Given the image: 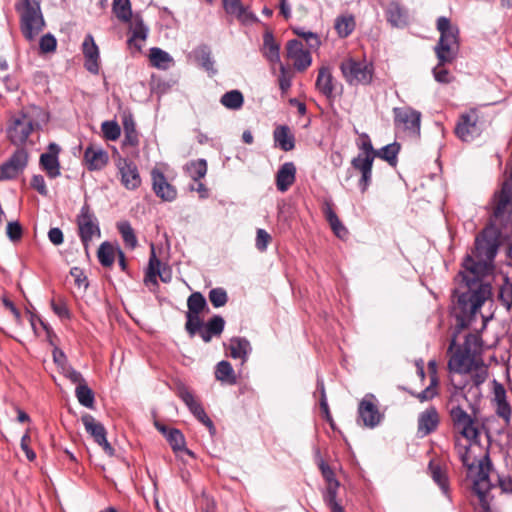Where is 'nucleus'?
Returning a JSON list of instances; mask_svg holds the SVG:
<instances>
[{
    "instance_id": "obj_26",
    "label": "nucleus",
    "mask_w": 512,
    "mask_h": 512,
    "mask_svg": "<svg viewBox=\"0 0 512 512\" xmlns=\"http://www.w3.org/2000/svg\"><path fill=\"white\" fill-rule=\"evenodd\" d=\"M296 167L293 162H286L280 166L276 174V187L280 192H286L295 182Z\"/></svg>"
},
{
    "instance_id": "obj_40",
    "label": "nucleus",
    "mask_w": 512,
    "mask_h": 512,
    "mask_svg": "<svg viewBox=\"0 0 512 512\" xmlns=\"http://www.w3.org/2000/svg\"><path fill=\"white\" fill-rule=\"evenodd\" d=\"M149 58L151 65L158 69L166 70L173 63L172 57L166 51L157 47L150 49Z\"/></svg>"
},
{
    "instance_id": "obj_33",
    "label": "nucleus",
    "mask_w": 512,
    "mask_h": 512,
    "mask_svg": "<svg viewBox=\"0 0 512 512\" xmlns=\"http://www.w3.org/2000/svg\"><path fill=\"white\" fill-rule=\"evenodd\" d=\"M472 440L465 439L463 442L460 437L455 438V450L456 453L462 462L463 466H465L468 470H472L475 464V459L471 455L470 445Z\"/></svg>"
},
{
    "instance_id": "obj_59",
    "label": "nucleus",
    "mask_w": 512,
    "mask_h": 512,
    "mask_svg": "<svg viewBox=\"0 0 512 512\" xmlns=\"http://www.w3.org/2000/svg\"><path fill=\"white\" fill-rule=\"evenodd\" d=\"M338 487L339 482L336 479H329V483L324 494V501L327 506L338 503L336 501Z\"/></svg>"
},
{
    "instance_id": "obj_55",
    "label": "nucleus",
    "mask_w": 512,
    "mask_h": 512,
    "mask_svg": "<svg viewBox=\"0 0 512 512\" xmlns=\"http://www.w3.org/2000/svg\"><path fill=\"white\" fill-rule=\"evenodd\" d=\"M437 385H438V378L436 376H432L430 378V384L428 387H426L423 391L417 394H413L420 402H426L429 400H432L434 397L437 396Z\"/></svg>"
},
{
    "instance_id": "obj_35",
    "label": "nucleus",
    "mask_w": 512,
    "mask_h": 512,
    "mask_svg": "<svg viewBox=\"0 0 512 512\" xmlns=\"http://www.w3.org/2000/svg\"><path fill=\"white\" fill-rule=\"evenodd\" d=\"M324 215L326 220L328 221L331 229L333 230L334 234L338 238H345L348 235V230L345 228V226L342 224L340 219L338 218L337 214L332 208L331 203L326 202L324 209H323Z\"/></svg>"
},
{
    "instance_id": "obj_10",
    "label": "nucleus",
    "mask_w": 512,
    "mask_h": 512,
    "mask_svg": "<svg viewBox=\"0 0 512 512\" xmlns=\"http://www.w3.org/2000/svg\"><path fill=\"white\" fill-rule=\"evenodd\" d=\"M483 130V123L477 110L472 109L459 117L455 127L456 135L465 142H470L480 136Z\"/></svg>"
},
{
    "instance_id": "obj_53",
    "label": "nucleus",
    "mask_w": 512,
    "mask_h": 512,
    "mask_svg": "<svg viewBox=\"0 0 512 512\" xmlns=\"http://www.w3.org/2000/svg\"><path fill=\"white\" fill-rule=\"evenodd\" d=\"M452 62L453 61L438 60L437 65L433 69V76L437 82L442 84H448L454 80V76H452L449 70L445 68V64Z\"/></svg>"
},
{
    "instance_id": "obj_44",
    "label": "nucleus",
    "mask_w": 512,
    "mask_h": 512,
    "mask_svg": "<svg viewBox=\"0 0 512 512\" xmlns=\"http://www.w3.org/2000/svg\"><path fill=\"white\" fill-rule=\"evenodd\" d=\"M75 396L82 406L86 408L94 407V393L92 389L87 385L86 381H83L82 383L76 386Z\"/></svg>"
},
{
    "instance_id": "obj_11",
    "label": "nucleus",
    "mask_w": 512,
    "mask_h": 512,
    "mask_svg": "<svg viewBox=\"0 0 512 512\" xmlns=\"http://www.w3.org/2000/svg\"><path fill=\"white\" fill-rule=\"evenodd\" d=\"M117 177L121 185L130 191H134L141 186L142 179L137 165L130 159L118 156L115 158Z\"/></svg>"
},
{
    "instance_id": "obj_52",
    "label": "nucleus",
    "mask_w": 512,
    "mask_h": 512,
    "mask_svg": "<svg viewBox=\"0 0 512 512\" xmlns=\"http://www.w3.org/2000/svg\"><path fill=\"white\" fill-rule=\"evenodd\" d=\"M188 312L200 314L207 306L206 299L200 292L192 293L187 300Z\"/></svg>"
},
{
    "instance_id": "obj_14",
    "label": "nucleus",
    "mask_w": 512,
    "mask_h": 512,
    "mask_svg": "<svg viewBox=\"0 0 512 512\" xmlns=\"http://www.w3.org/2000/svg\"><path fill=\"white\" fill-rule=\"evenodd\" d=\"M358 417L363 425L368 428H374L380 424L383 415L379 411L377 400L373 394L365 395L360 401Z\"/></svg>"
},
{
    "instance_id": "obj_48",
    "label": "nucleus",
    "mask_w": 512,
    "mask_h": 512,
    "mask_svg": "<svg viewBox=\"0 0 512 512\" xmlns=\"http://www.w3.org/2000/svg\"><path fill=\"white\" fill-rule=\"evenodd\" d=\"M117 229L122 236V239L127 247L134 249L137 246V238L128 221H121L117 223Z\"/></svg>"
},
{
    "instance_id": "obj_19",
    "label": "nucleus",
    "mask_w": 512,
    "mask_h": 512,
    "mask_svg": "<svg viewBox=\"0 0 512 512\" xmlns=\"http://www.w3.org/2000/svg\"><path fill=\"white\" fill-rule=\"evenodd\" d=\"M464 382L457 381L454 376L451 377V383L455 389V392L453 393V397H455L458 392H462L467 386H470L469 391L473 388L478 393L479 386L483 384L487 378V369L483 365L482 360L479 362V365L472 370L470 374H467L466 376H463Z\"/></svg>"
},
{
    "instance_id": "obj_54",
    "label": "nucleus",
    "mask_w": 512,
    "mask_h": 512,
    "mask_svg": "<svg viewBox=\"0 0 512 512\" xmlns=\"http://www.w3.org/2000/svg\"><path fill=\"white\" fill-rule=\"evenodd\" d=\"M186 324L185 329L188 334L193 337L196 333L200 335V331L203 329L204 323L200 318V314L186 313Z\"/></svg>"
},
{
    "instance_id": "obj_47",
    "label": "nucleus",
    "mask_w": 512,
    "mask_h": 512,
    "mask_svg": "<svg viewBox=\"0 0 512 512\" xmlns=\"http://www.w3.org/2000/svg\"><path fill=\"white\" fill-rule=\"evenodd\" d=\"M198 63L208 72L214 74V60L211 57V51L207 46H201L194 51Z\"/></svg>"
},
{
    "instance_id": "obj_37",
    "label": "nucleus",
    "mask_w": 512,
    "mask_h": 512,
    "mask_svg": "<svg viewBox=\"0 0 512 512\" xmlns=\"http://www.w3.org/2000/svg\"><path fill=\"white\" fill-rule=\"evenodd\" d=\"M215 378L227 385H235L237 383V377L232 365L225 360L220 361L216 365Z\"/></svg>"
},
{
    "instance_id": "obj_62",
    "label": "nucleus",
    "mask_w": 512,
    "mask_h": 512,
    "mask_svg": "<svg viewBox=\"0 0 512 512\" xmlns=\"http://www.w3.org/2000/svg\"><path fill=\"white\" fill-rule=\"evenodd\" d=\"M271 235L264 229H257L255 246L260 252L267 250L269 243L271 242Z\"/></svg>"
},
{
    "instance_id": "obj_46",
    "label": "nucleus",
    "mask_w": 512,
    "mask_h": 512,
    "mask_svg": "<svg viewBox=\"0 0 512 512\" xmlns=\"http://www.w3.org/2000/svg\"><path fill=\"white\" fill-rule=\"evenodd\" d=\"M486 457H489L487 454L484 455L479 461H478V465H477V473L476 475L474 476L473 478V481L475 480V478L477 477L478 473H479V465L481 463L482 460H484V458ZM490 459V458H488ZM489 462H491V460H489ZM490 465L492 466V463H490ZM492 467L489 471V477H491V472H492ZM489 480H491V478H489ZM492 483V485L495 486V488L492 490V494L495 496L494 494V491L497 490V488L499 487L501 492L502 493H506V494H512V478L511 477H508V476H504V477H498V480H497V484L493 483L492 481H490ZM474 485V482L472 483V486Z\"/></svg>"
},
{
    "instance_id": "obj_21",
    "label": "nucleus",
    "mask_w": 512,
    "mask_h": 512,
    "mask_svg": "<svg viewBox=\"0 0 512 512\" xmlns=\"http://www.w3.org/2000/svg\"><path fill=\"white\" fill-rule=\"evenodd\" d=\"M440 423V416L434 406H430L418 416L417 420V436L424 438L435 432Z\"/></svg>"
},
{
    "instance_id": "obj_4",
    "label": "nucleus",
    "mask_w": 512,
    "mask_h": 512,
    "mask_svg": "<svg viewBox=\"0 0 512 512\" xmlns=\"http://www.w3.org/2000/svg\"><path fill=\"white\" fill-rule=\"evenodd\" d=\"M436 28L440 33L434 48L438 60L454 61L459 51V28L445 16L437 19Z\"/></svg>"
},
{
    "instance_id": "obj_16",
    "label": "nucleus",
    "mask_w": 512,
    "mask_h": 512,
    "mask_svg": "<svg viewBox=\"0 0 512 512\" xmlns=\"http://www.w3.org/2000/svg\"><path fill=\"white\" fill-rule=\"evenodd\" d=\"M177 396L186 404L189 411L201 423L210 429L213 428V422L206 414L203 406L185 385H179L177 387Z\"/></svg>"
},
{
    "instance_id": "obj_49",
    "label": "nucleus",
    "mask_w": 512,
    "mask_h": 512,
    "mask_svg": "<svg viewBox=\"0 0 512 512\" xmlns=\"http://www.w3.org/2000/svg\"><path fill=\"white\" fill-rule=\"evenodd\" d=\"M166 439L174 452L186 451L188 454H191V452L185 448V438L180 430L174 428L170 429Z\"/></svg>"
},
{
    "instance_id": "obj_32",
    "label": "nucleus",
    "mask_w": 512,
    "mask_h": 512,
    "mask_svg": "<svg viewBox=\"0 0 512 512\" xmlns=\"http://www.w3.org/2000/svg\"><path fill=\"white\" fill-rule=\"evenodd\" d=\"M275 144L283 151H291L295 147V138L286 125L277 126L273 132Z\"/></svg>"
},
{
    "instance_id": "obj_50",
    "label": "nucleus",
    "mask_w": 512,
    "mask_h": 512,
    "mask_svg": "<svg viewBox=\"0 0 512 512\" xmlns=\"http://www.w3.org/2000/svg\"><path fill=\"white\" fill-rule=\"evenodd\" d=\"M97 256L101 265L110 267L115 260L114 247L109 242L102 243L98 249Z\"/></svg>"
},
{
    "instance_id": "obj_64",
    "label": "nucleus",
    "mask_w": 512,
    "mask_h": 512,
    "mask_svg": "<svg viewBox=\"0 0 512 512\" xmlns=\"http://www.w3.org/2000/svg\"><path fill=\"white\" fill-rule=\"evenodd\" d=\"M61 372L67 379H69L72 383H74L76 385H79L80 383L85 381L82 374L80 372H78L77 370H75L70 365L64 366L63 369L61 370Z\"/></svg>"
},
{
    "instance_id": "obj_56",
    "label": "nucleus",
    "mask_w": 512,
    "mask_h": 512,
    "mask_svg": "<svg viewBox=\"0 0 512 512\" xmlns=\"http://www.w3.org/2000/svg\"><path fill=\"white\" fill-rule=\"evenodd\" d=\"M101 130L105 139L110 141L117 140L121 135V128L115 121H104L101 124Z\"/></svg>"
},
{
    "instance_id": "obj_29",
    "label": "nucleus",
    "mask_w": 512,
    "mask_h": 512,
    "mask_svg": "<svg viewBox=\"0 0 512 512\" xmlns=\"http://www.w3.org/2000/svg\"><path fill=\"white\" fill-rule=\"evenodd\" d=\"M428 471L434 482L440 487L441 491L449 495V481L446 470L442 467L440 461L432 459L428 465Z\"/></svg>"
},
{
    "instance_id": "obj_39",
    "label": "nucleus",
    "mask_w": 512,
    "mask_h": 512,
    "mask_svg": "<svg viewBox=\"0 0 512 512\" xmlns=\"http://www.w3.org/2000/svg\"><path fill=\"white\" fill-rule=\"evenodd\" d=\"M124 139L123 146L137 147L139 145V135L136 130L135 122L132 116H125L123 119Z\"/></svg>"
},
{
    "instance_id": "obj_36",
    "label": "nucleus",
    "mask_w": 512,
    "mask_h": 512,
    "mask_svg": "<svg viewBox=\"0 0 512 512\" xmlns=\"http://www.w3.org/2000/svg\"><path fill=\"white\" fill-rule=\"evenodd\" d=\"M494 401L496 414L502 418L506 424H509L511 418V407L506 400V392L502 387L495 390Z\"/></svg>"
},
{
    "instance_id": "obj_61",
    "label": "nucleus",
    "mask_w": 512,
    "mask_h": 512,
    "mask_svg": "<svg viewBox=\"0 0 512 512\" xmlns=\"http://www.w3.org/2000/svg\"><path fill=\"white\" fill-rule=\"evenodd\" d=\"M51 308L53 312L61 319H70L71 314L66 302L63 299L52 300Z\"/></svg>"
},
{
    "instance_id": "obj_20",
    "label": "nucleus",
    "mask_w": 512,
    "mask_h": 512,
    "mask_svg": "<svg viewBox=\"0 0 512 512\" xmlns=\"http://www.w3.org/2000/svg\"><path fill=\"white\" fill-rule=\"evenodd\" d=\"M286 50L287 57L293 61V65L298 71H304L311 65V54L309 51L304 50L301 41L297 39L288 41Z\"/></svg>"
},
{
    "instance_id": "obj_18",
    "label": "nucleus",
    "mask_w": 512,
    "mask_h": 512,
    "mask_svg": "<svg viewBox=\"0 0 512 512\" xmlns=\"http://www.w3.org/2000/svg\"><path fill=\"white\" fill-rule=\"evenodd\" d=\"M315 88L328 100H334L337 95V89L340 88L342 90V85L334 78L329 67L322 66L318 70Z\"/></svg>"
},
{
    "instance_id": "obj_60",
    "label": "nucleus",
    "mask_w": 512,
    "mask_h": 512,
    "mask_svg": "<svg viewBox=\"0 0 512 512\" xmlns=\"http://www.w3.org/2000/svg\"><path fill=\"white\" fill-rule=\"evenodd\" d=\"M18 171H22L28 162V154L25 150H17L8 160Z\"/></svg>"
},
{
    "instance_id": "obj_3",
    "label": "nucleus",
    "mask_w": 512,
    "mask_h": 512,
    "mask_svg": "<svg viewBox=\"0 0 512 512\" xmlns=\"http://www.w3.org/2000/svg\"><path fill=\"white\" fill-rule=\"evenodd\" d=\"M15 10L19 15L22 35L28 41H33L46 26L41 5L38 0H18Z\"/></svg>"
},
{
    "instance_id": "obj_27",
    "label": "nucleus",
    "mask_w": 512,
    "mask_h": 512,
    "mask_svg": "<svg viewBox=\"0 0 512 512\" xmlns=\"http://www.w3.org/2000/svg\"><path fill=\"white\" fill-rule=\"evenodd\" d=\"M385 14L387 21L394 27H403L408 23V12L398 1L389 2Z\"/></svg>"
},
{
    "instance_id": "obj_24",
    "label": "nucleus",
    "mask_w": 512,
    "mask_h": 512,
    "mask_svg": "<svg viewBox=\"0 0 512 512\" xmlns=\"http://www.w3.org/2000/svg\"><path fill=\"white\" fill-rule=\"evenodd\" d=\"M84 162L88 170L95 171L103 169L108 163V153L102 148L89 146L84 152Z\"/></svg>"
},
{
    "instance_id": "obj_2",
    "label": "nucleus",
    "mask_w": 512,
    "mask_h": 512,
    "mask_svg": "<svg viewBox=\"0 0 512 512\" xmlns=\"http://www.w3.org/2000/svg\"><path fill=\"white\" fill-rule=\"evenodd\" d=\"M483 341L479 334L470 333L463 345H456V335L451 339L447 353L449 354L448 369L452 374L466 376L481 361Z\"/></svg>"
},
{
    "instance_id": "obj_9",
    "label": "nucleus",
    "mask_w": 512,
    "mask_h": 512,
    "mask_svg": "<svg viewBox=\"0 0 512 512\" xmlns=\"http://www.w3.org/2000/svg\"><path fill=\"white\" fill-rule=\"evenodd\" d=\"M76 223L80 240L87 250L91 241L101 236L98 219L87 203L81 207Z\"/></svg>"
},
{
    "instance_id": "obj_42",
    "label": "nucleus",
    "mask_w": 512,
    "mask_h": 512,
    "mask_svg": "<svg viewBox=\"0 0 512 512\" xmlns=\"http://www.w3.org/2000/svg\"><path fill=\"white\" fill-rule=\"evenodd\" d=\"M355 25L352 15H341L336 18L334 28L339 37L346 38L354 31Z\"/></svg>"
},
{
    "instance_id": "obj_23",
    "label": "nucleus",
    "mask_w": 512,
    "mask_h": 512,
    "mask_svg": "<svg viewBox=\"0 0 512 512\" xmlns=\"http://www.w3.org/2000/svg\"><path fill=\"white\" fill-rule=\"evenodd\" d=\"M59 152L60 147L56 143H50L48 151L40 156V164L50 178L60 175Z\"/></svg>"
},
{
    "instance_id": "obj_1",
    "label": "nucleus",
    "mask_w": 512,
    "mask_h": 512,
    "mask_svg": "<svg viewBox=\"0 0 512 512\" xmlns=\"http://www.w3.org/2000/svg\"><path fill=\"white\" fill-rule=\"evenodd\" d=\"M498 248V231L487 227L477 235L474 249L462 261L454 279L451 310L458 330L469 327L492 296L493 262Z\"/></svg>"
},
{
    "instance_id": "obj_15",
    "label": "nucleus",
    "mask_w": 512,
    "mask_h": 512,
    "mask_svg": "<svg viewBox=\"0 0 512 512\" xmlns=\"http://www.w3.org/2000/svg\"><path fill=\"white\" fill-rule=\"evenodd\" d=\"M34 129L35 123L33 118L29 114L23 113L13 120L12 125L8 129V137L13 144L22 145L27 141Z\"/></svg>"
},
{
    "instance_id": "obj_38",
    "label": "nucleus",
    "mask_w": 512,
    "mask_h": 512,
    "mask_svg": "<svg viewBox=\"0 0 512 512\" xmlns=\"http://www.w3.org/2000/svg\"><path fill=\"white\" fill-rule=\"evenodd\" d=\"M279 45L276 43L271 32H266L263 36V54L268 61L276 63L280 61Z\"/></svg>"
},
{
    "instance_id": "obj_31",
    "label": "nucleus",
    "mask_w": 512,
    "mask_h": 512,
    "mask_svg": "<svg viewBox=\"0 0 512 512\" xmlns=\"http://www.w3.org/2000/svg\"><path fill=\"white\" fill-rule=\"evenodd\" d=\"M224 325V319L219 315H215L204 324L203 329L200 331V337L204 342L208 343L213 337H218L222 334Z\"/></svg>"
},
{
    "instance_id": "obj_6",
    "label": "nucleus",
    "mask_w": 512,
    "mask_h": 512,
    "mask_svg": "<svg viewBox=\"0 0 512 512\" xmlns=\"http://www.w3.org/2000/svg\"><path fill=\"white\" fill-rule=\"evenodd\" d=\"M359 154L351 161V165L361 174L358 185L361 192H365L372 180V167L375 160V152L372 141L367 133H361L357 142Z\"/></svg>"
},
{
    "instance_id": "obj_45",
    "label": "nucleus",
    "mask_w": 512,
    "mask_h": 512,
    "mask_svg": "<svg viewBox=\"0 0 512 512\" xmlns=\"http://www.w3.org/2000/svg\"><path fill=\"white\" fill-rule=\"evenodd\" d=\"M220 103L227 109L239 110L244 104V97L241 91L231 90L222 95Z\"/></svg>"
},
{
    "instance_id": "obj_5",
    "label": "nucleus",
    "mask_w": 512,
    "mask_h": 512,
    "mask_svg": "<svg viewBox=\"0 0 512 512\" xmlns=\"http://www.w3.org/2000/svg\"><path fill=\"white\" fill-rule=\"evenodd\" d=\"M491 465L488 457L484 458L479 465V473L474 480L473 493L477 497V504L474 505V512H498L496 499L492 494L495 488L489 480Z\"/></svg>"
},
{
    "instance_id": "obj_8",
    "label": "nucleus",
    "mask_w": 512,
    "mask_h": 512,
    "mask_svg": "<svg viewBox=\"0 0 512 512\" xmlns=\"http://www.w3.org/2000/svg\"><path fill=\"white\" fill-rule=\"evenodd\" d=\"M394 126L397 132L418 138L421 129V113L411 107L393 108Z\"/></svg>"
},
{
    "instance_id": "obj_51",
    "label": "nucleus",
    "mask_w": 512,
    "mask_h": 512,
    "mask_svg": "<svg viewBox=\"0 0 512 512\" xmlns=\"http://www.w3.org/2000/svg\"><path fill=\"white\" fill-rule=\"evenodd\" d=\"M187 170L194 181H199L204 178L207 173V162L205 159L192 161L187 165Z\"/></svg>"
},
{
    "instance_id": "obj_63",
    "label": "nucleus",
    "mask_w": 512,
    "mask_h": 512,
    "mask_svg": "<svg viewBox=\"0 0 512 512\" xmlns=\"http://www.w3.org/2000/svg\"><path fill=\"white\" fill-rule=\"evenodd\" d=\"M39 46L43 53L54 52L57 47L56 38L50 33L45 34L41 37Z\"/></svg>"
},
{
    "instance_id": "obj_7",
    "label": "nucleus",
    "mask_w": 512,
    "mask_h": 512,
    "mask_svg": "<svg viewBox=\"0 0 512 512\" xmlns=\"http://www.w3.org/2000/svg\"><path fill=\"white\" fill-rule=\"evenodd\" d=\"M343 78L350 86L369 85L374 75V67L367 61H358L347 58L340 64Z\"/></svg>"
},
{
    "instance_id": "obj_22",
    "label": "nucleus",
    "mask_w": 512,
    "mask_h": 512,
    "mask_svg": "<svg viewBox=\"0 0 512 512\" xmlns=\"http://www.w3.org/2000/svg\"><path fill=\"white\" fill-rule=\"evenodd\" d=\"M152 186L155 194L163 201H173L177 196L176 189L167 182L165 175L154 169L151 173Z\"/></svg>"
},
{
    "instance_id": "obj_28",
    "label": "nucleus",
    "mask_w": 512,
    "mask_h": 512,
    "mask_svg": "<svg viewBox=\"0 0 512 512\" xmlns=\"http://www.w3.org/2000/svg\"><path fill=\"white\" fill-rule=\"evenodd\" d=\"M161 261L157 258L155 247L151 244V253L149 258L148 269L144 277V282L147 286L157 285V277L159 276L163 282H168V278L164 277L161 272Z\"/></svg>"
},
{
    "instance_id": "obj_25",
    "label": "nucleus",
    "mask_w": 512,
    "mask_h": 512,
    "mask_svg": "<svg viewBox=\"0 0 512 512\" xmlns=\"http://www.w3.org/2000/svg\"><path fill=\"white\" fill-rule=\"evenodd\" d=\"M83 53L86 58L85 67L91 73H98L99 71V50L97 45L95 44L94 38L92 35H87L82 44Z\"/></svg>"
},
{
    "instance_id": "obj_43",
    "label": "nucleus",
    "mask_w": 512,
    "mask_h": 512,
    "mask_svg": "<svg viewBox=\"0 0 512 512\" xmlns=\"http://www.w3.org/2000/svg\"><path fill=\"white\" fill-rule=\"evenodd\" d=\"M400 151V144L397 142L390 143L380 149H376L375 158L378 157L387 161L391 166L397 165V157Z\"/></svg>"
},
{
    "instance_id": "obj_12",
    "label": "nucleus",
    "mask_w": 512,
    "mask_h": 512,
    "mask_svg": "<svg viewBox=\"0 0 512 512\" xmlns=\"http://www.w3.org/2000/svg\"><path fill=\"white\" fill-rule=\"evenodd\" d=\"M450 416L454 428L460 435L468 440H476L479 432L475 420L460 406L452 407Z\"/></svg>"
},
{
    "instance_id": "obj_30",
    "label": "nucleus",
    "mask_w": 512,
    "mask_h": 512,
    "mask_svg": "<svg viewBox=\"0 0 512 512\" xmlns=\"http://www.w3.org/2000/svg\"><path fill=\"white\" fill-rule=\"evenodd\" d=\"M130 23L131 37L128 39V43L140 50L141 44L138 42H144L146 40L148 28L144 25L143 20L139 15H135Z\"/></svg>"
},
{
    "instance_id": "obj_13",
    "label": "nucleus",
    "mask_w": 512,
    "mask_h": 512,
    "mask_svg": "<svg viewBox=\"0 0 512 512\" xmlns=\"http://www.w3.org/2000/svg\"><path fill=\"white\" fill-rule=\"evenodd\" d=\"M491 206L496 219H507L512 215V186L510 182H503L501 189L494 193Z\"/></svg>"
},
{
    "instance_id": "obj_41",
    "label": "nucleus",
    "mask_w": 512,
    "mask_h": 512,
    "mask_svg": "<svg viewBox=\"0 0 512 512\" xmlns=\"http://www.w3.org/2000/svg\"><path fill=\"white\" fill-rule=\"evenodd\" d=\"M112 11L117 19L123 23H129L134 17L130 0H113Z\"/></svg>"
},
{
    "instance_id": "obj_58",
    "label": "nucleus",
    "mask_w": 512,
    "mask_h": 512,
    "mask_svg": "<svg viewBox=\"0 0 512 512\" xmlns=\"http://www.w3.org/2000/svg\"><path fill=\"white\" fill-rule=\"evenodd\" d=\"M208 297L211 304L216 308L224 306L228 300L227 293L222 288L211 289Z\"/></svg>"
},
{
    "instance_id": "obj_57",
    "label": "nucleus",
    "mask_w": 512,
    "mask_h": 512,
    "mask_svg": "<svg viewBox=\"0 0 512 512\" xmlns=\"http://www.w3.org/2000/svg\"><path fill=\"white\" fill-rule=\"evenodd\" d=\"M294 34L303 38L311 48H318L320 46V39L317 34L305 31L304 28L295 27L293 28Z\"/></svg>"
},
{
    "instance_id": "obj_17",
    "label": "nucleus",
    "mask_w": 512,
    "mask_h": 512,
    "mask_svg": "<svg viewBox=\"0 0 512 512\" xmlns=\"http://www.w3.org/2000/svg\"><path fill=\"white\" fill-rule=\"evenodd\" d=\"M81 421L86 432L93 437L94 441L103 448L106 454L112 456L114 449L107 441L105 427L90 414H84Z\"/></svg>"
},
{
    "instance_id": "obj_34",
    "label": "nucleus",
    "mask_w": 512,
    "mask_h": 512,
    "mask_svg": "<svg viewBox=\"0 0 512 512\" xmlns=\"http://www.w3.org/2000/svg\"><path fill=\"white\" fill-rule=\"evenodd\" d=\"M229 354L234 359L245 361L251 352L250 342L242 337H234L229 341Z\"/></svg>"
}]
</instances>
